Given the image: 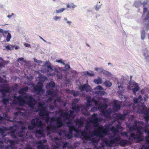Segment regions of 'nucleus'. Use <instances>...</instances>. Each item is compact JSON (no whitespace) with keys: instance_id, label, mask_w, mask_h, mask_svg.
<instances>
[{"instance_id":"obj_56","label":"nucleus","mask_w":149,"mask_h":149,"mask_svg":"<svg viewBox=\"0 0 149 149\" xmlns=\"http://www.w3.org/2000/svg\"><path fill=\"white\" fill-rule=\"evenodd\" d=\"M121 86H118V88H121Z\"/></svg>"},{"instance_id":"obj_28","label":"nucleus","mask_w":149,"mask_h":149,"mask_svg":"<svg viewBox=\"0 0 149 149\" xmlns=\"http://www.w3.org/2000/svg\"><path fill=\"white\" fill-rule=\"evenodd\" d=\"M105 85L107 87H110L112 85V83L109 81H107L104 83Z\"/></svg>"},{"instance_id":"obj_9","label":"nucleus","mask_w":149,"mask_h":149,"mask_svg":"<svg viewBox=\"0 0 149 149\" xmlns=\"http://www.w3.org/2000/svg\"><path fill=\"white\" fill-rule=\"evenodd\" d=\"M129 140L135 143L142 141L145 143L140 149H149V137H129Z\"/></svg>"},{"instance_id":"obj_8","label":"nucleus","mask_w":149,"mask_h":149,"mask_svg":"<svg viewBox=\"0 0 149 149\" xmlns=\"http://www.w3.org/2000/svg\"><path fill=\"white\" fill-rule=\"evenodd\" d=\"M7 130L5 127H0V134L2 137L0 138V148L3 149L6 148V149H15L13 147L14 145V141L5 137L6 136V132Z\"/></svg>"},{"instance_id":"obj_4","label":"nucleus","mask_w":149,"mask_h":149,"mask_svg":"<svg viewBox=\"0 0 149 149\" xmlns=\"http://www.w3.org/2000/svg\"><path fill=\"white\" fill-rule=\"evenodd\" d=\"M79 99H74L72 104V110L70 111L60 109L58 111H56V115H59L58 117H51V124L54 129V130H57L58 127H61L64 123H65L70 126V131L66 137L70 138L71 136V130H74L80 134H81L80 128L82 127L84 123L86 121V119L83 117H81L79 119H77L74 120L73 119L75 117L77 113L79 111H81L83 113V109L85 106L81 105L78 106L76 104L79 101Z\"/></svg>"},{"instance_id":"obj_45","label":"nucleus","mask_w":149,"mask_h":149,"mask_svg":"<svg viewBox=\"0 0 149 149\" xmlns=\"http://www.w3.org/2000/svg\"><path fill=\"white\" fill-rule=\"evenodd\" d=\"M145 57V59L146 61H149V56L148 55L146 56Z\"/></svg>"},{"instance_id":"obj_10","label":"nucleus","mask_w":149,"mask_h":149,"mask_svg":"<svg viewBox=\"0 0 149 149\" xmlns=\"http://www.w3.org/2000/svg\"><path fill=\"white\" fill-rule=\"evenodd\" d=\"M5 80L0 77V91L1 93L2 96L6 98V93H9L10 92V87L5 83Z\"/></svg>"},{"instance_id":"obj_21","label":"nucleus","mask_w":149,"mask_h":149,"mask_svg":"<svg viewBox=\"0 0 149 149\" xmlns=\"http://www.w3.org/2000/svg\"><path fill=\"white\" fill-rule=\"evenodd\" d=\"M148 24H149V23H148L146 24V26ZM146 27L145 30H142L141 33V39L142 40H143L145 38V34L146 32H147L146 30Z\"/></svg>"},{"instance_id":"obj_37","label":"nucleus","mask_w":149,"mask_h":149,"mask_svg":"<svg viewBox=\"0 0 149 149\" xmlns=\"http://www.w3.org/2000/svg\"><path fill=\"white\" fill-rule=\"evenodd\" d=\"M145 19L146 20H148L149 22V11L148 12L146 15V16L145 18Z\"/></svg>"},{"instance_id":"obj_55","label":"nucleus","mask_w":149,"mask_h":149,"mask_svg":"<svg viewBox=\"0 0 149 149\" xmlns=\"http://www.w3.org/2000/svg\"><path fill=\"white\" fill-rule=\"evenodd\" d=\"M88 12H92V11L91 10H88Z\"/></svg>"},{"instance_id":"obj_3","label":"nucleus","mask_w":149,"mask_h":149,"mask_svg":"<svg viewBox=\"0 0 149 149\" xmlns=\"http://www.w3.org/2000/svg\"><path fill=\"white\" fill-rule=\"evenodd\" d=\"M28 89V87H25L18 91L20 94L19 96H17L14 94L12 97L9 96L7 98L3 99L2 101L5 105L10 103L12 107L15 105V104H19L21 107L16 108L18 111L14 113V116L12 120L9 118L8 115L5 113L3 115L4 117L0 116V121L7 118L10 121L16 122L18 121L16 118L19 115L29 118L33 116L34 112H38L39 116L43 118V114L46 113L45 109L43 108L44 102H39L37 103L32 95H27L24 92H27Z\"/></svg>"},{"instance_id":"obj_53","label":"nucleus","mask_w":149,"mask_h":149,"mask_svg":"<svg viewBox=\"0 0 149 149\" xmlns=\"http://www.w3.org/2000/svg\"><path fill=\"white\" fill-rule=\"evenodd\" d=\"M39 61H38V62L37 63H42V62L40 60H39Z\"/></svg>"},{"instance_id":"obj_19","label":"nucleus","mask_w":149,"mask_h":149,"mask_svg":"<svg viewBox=\"0 0 149 149\" xmlns=\"http://www.w3.org/2000/svg\"><path fill=\"white\" fill-rule=\"evenodd\" d=\"M94 92L95 94L100 95H104L106 93L104 91L103 89V90L94 91Z\"/></svg>"},{"instance_id":"obj_58","label":"nucleus","mask_w":149,"mask_h":149,"mask_svg":"<svg viewBox=\"0 0 149 149\" xmlns=\"http://www.w3.org/2000/svg\"><path fill=\"white\" fill-rule=\"evenodd\" d=\"M108 65H111V63H108Z\"/></svg>"},{"instance_id":"obj_24","label":"nucleus","mask_w":149,"mask_h":149,"mask_svg":"<svg viewBox=\"0 0 149 149\" xmlns=\"http://www.w3.org/2000/svg\"><path fill=\"white\" fill-rule=\"evenodd\" d=\"M62 17L61 16H55L53 17V19L55 22H59L60 21Z\"/></svg>"},{"instance_id":"obj_32","label":"nucleus","mask_w":149,"mask_h":149,"mask_svg":"<svg viewBox=\"0 0 149 149\" xmlns=\"http://www.w3.org/2000/svg\"><path fill=\"white\" fill-rule=\"evenodd\" d=\"M95 70L98 72H101L103 71V69L102 68H95Z\"/></svg>"},{"instance_id":"obj_44","label":"nucleus","mask_w":149,"mask_h":149,"mask_svg":"<svg viewBox=\"0 0 149 149\" xmlns=\"http://www.w3.org/2000/svg\"><path fill=\"white\" fill-rule=\"evenodd\" d=\"M13 127V128L14 129H15V128L17 129V130H18L19 129V127L17 125H15V126Z\"/></svg>"},{"instance_id":"obj_50","label":"nucleus","mask_w":149,"mask_h":149,"mask_svg":"<svg viewBox=\"0 0 149 149\" xmlns=\"http://www.w3.org/2000/svg\"><path fill=\"white\" fill-rule=\"evenodd\" d=\"M10 46L13 49V48L15 47V46L14 45H10Z\"/></svg>"},{"instance_id":"obj_40","label":"nucleus","mask_w":149,"mask_h":149,"mask_svg":"<svg viewBox=\"0 0 149 149\" xmlns=\"http://www.w3.org/2000/svg\"><path fill=\"white\" fill-rule=\"evenodd\" d=\"M21 61H23L24 62V58H19L17 59V62H19Z\"/></svg>"},{"instance_id":"obj_54","label":"nucleus","mask_w":149,"mask_h":149,"mask_svg":"<svg viewBox=\"0 0 149 149\" xmlns=\"http://www.w3.org/2000/svg\"><path fill=\"white\" fill-rule=\"evenodd\" d=\"M47 43L49 44H51V43L50 42H46Z\"/></svg>"},{"instance_id":"obj_59","label":"nucleus","mask_w":149,"mask_h":149,"mask_svg":"<svg viewBox=\"0 0 149 149\" xmlns=\"http://www.w3.org/2000/svg\"><path fill=\"white\" fill-rule=\"evenodd\" d=\"M12 15H14V14H13V13H12Z\"/></svg>"},{"instance_id":"obj_27","label":"nucleus","mask_w":149,"mask_h":149,"mask_svg":"<svg viewBox=\"0 0 149 149\" xmlns=\"http://www.w3.org/2000/svg\"><path fill=\"white\" fill-rule=\"evenodd\" d=\"M65 10V8H63L58 10H56V13L59 14L62 13Z\"/></svg>"},{"instance_id":"obj_47","label":"nucleus","mask_w":149,"mask_h":149,"mask_svg":"<svg viewBox=\"0 0 149 149\" xmlns=\"http://www.w3.org/2000/svg\"><path fill=\"white\" fill-rule=\"evenodd\" d=\"M33 59L34 60V61L35 62L38 63V61H39V60H38L36 58H33Z\"/></svg>"},{"instance_id":"obj_42","label":"nucleus","mask_w":149,"mask_h":149,"mask_svg":"<svg viewBox=\"0 0 149 149\" xmlns=\"http://www.w3.org/2000/svg\"><path fill=\"white\" fill-rule=\"evenodd\" d=\"M6 48L7 50V51L10 50H11L10 45H7L6 47Z\"/></svg>"},{"instance_id":"obj_33","label":"nucleus","mask_w":149,"mask_h":149,"mask_svg":"<svg viewBox=\"0 0 149 149\" xmlns=\"http://www.w3.org/2000/svg\"><path fill=\"white\" fill-rule=\"evenodd\" d=\"M56 62L59 63H60L63 65H65V63H64L62 59H61L59 60H56Z\"/></svg>"},{"instance_id":"obj_29","label":"nucleus","mask_w":149,"mask_h":149,"mask_svg":"<svg viewBox=\"0 0 149 149\" xmlns=\"http://www.w3.org/2000/svg\"><path fill=\"white\" fill-rule=\"evenodd\" d=\"M85 75L89 76L90 77H92L94 75V74L93 73H90L88 71L85 72L84 73Z\"/></svg>"},{"instance_id":"obj_5","label":"nucleus","mask_w":149,"mask_h":149,"mask_svg":"<svg viewBox=\"0 0 149 149\" xmlns=\"http://www.w3.org/2000/svg\"><path fill=\"white\" fill-rule=\"evenodd\" d=\"M55 86L54 82L51 81L47 84L46 86L48 88L50 89L46 91V93L47 95L50 96L47 99V103L44 102L43 106V108L45 109L46 113L43 114V118H45V121L47 122H48L49 120V113L48 110H53L56 107V102H58L64 107L66 104V103L62 100L60 97L58 96V93L56 92L50 88H54Z\"/></svg>"},{"instance_id":"obj_6","label":"nucleus","mask_w":149,"mask_h":149,"mask_svg":"<svg viewBox=\"0 0 149 149\" xmlns=\"http://www.w3.org/2000/svg\"><path fill=\"white\" fill-rule=\"evenodd\" d=\"M108 101L107 99L102 97H100L98 101L96 100L94 98L91 99V97H88L87 99V102L86 106L84 107L83 113L85 116H88L90 115V113L88 111V108L91 106L93 104L95 105V107L91 109V111H95L99 109L102 111L103 115L106 118L110 120L111 117V114L112 113L113 110L109 109L104 111L108 107V105L106 104Z\"/></svg>"},{"instance_id":"obj_49","label":"nucleus","mask_w":149,"mask_h":149,"mask_svg":"<svg viewBox=\"0 0 149 149\" xmlns=\"http://www.w3.org/2000/svg\"><path fill=\"white\" fill-rule=\"evenodd\" d=\"M12 15H8L7 16L8 18H10L12 17Z\"/></svg>"},{"instance_id":"obj_26","label":"nucleus","mask_w":149,"mask_h":149,"mask_svg":"<svg viewBox=\"0 0 149 149\" xmlns=\"http://www.w3.org/2000/svg\"><path fill=\"white\" fill-rule=\"evenodd\" d=\"M63 20L65 22L67 23L69 25H70L72 23V21L68 20V18L66 17L64 18Z\"/></svg>"},{"instance_id":"obj_7","label":"nucleus","mask_w":149,"mask_h":149,"mask_svg":"<svg viewBox=\"0 0 149 149\" xmlns=\"http://www.w3.org/2000/svg\"><path fill=\"white\" fill-rule=\"evenodd\" d=\"M148 96L146 95L142 97L139 95L138 98L134 97L133 99L135 104L133 107V109L136 110L139 113H143L145 118L147 120L149 118V108L147 109L145 106L144 102L148 99Z\"/></svg>"},{"instance_id":"obj_34","label":"nucleus","mask_w":149,"mask_h":149,"mask_svg":"<svg viewBox=\"0 0 149 149\" xmlns=\"http://www.w3.org/2000/svg\"><path fill=\"white\" fill-rule=\"evenodd\" d=\"M94 89L95 90H103V87L100 86H98L96 87Z\"/></svg>"},{"instance_id":"obj_22","label":"nucleus","mask_w":149,"mask_h":149,"mask_svg":"<svg viewBox=\"0 0 149 149\" xmlns=\"http://www.w3.org/2000/svg\"><path fill=\"white\" fill-rule=\"evenodd\" d=\"M128 141L126 140H124L120 141L119 142L121 146H124L128 143Z\"/></svg>"},{"instance_id":"obj_15","label":"nucleus","mask_w":149,"mask_h":149,"mask_svg":"<svg viewBox=\"0 0 149 149\" xmlns=\"http://www.w3.org/2000/svg\"><path fill=\"white\" fill-rule=\"evenodd\" d=\"M54 71L55 72H54L52 73H50V75L51 76H54L56 73V76L57 78L59 79H61L63 77V74L62 73L64 72V71H62L61 72H60L58 70L55 69Z\"/></svg>"},{"instance_id":"obj_14","label":"nucleus","mask_w":149,"mask_h":149,"mask_svg":"<svg viewBox=\"0 0 149 149\" xmlns=\"http://www.w3.org/2000/svg\"><path fill=\"white\" fill-rule=\"evenodd\" d=\"M43 66L48 72L50 73L54 71L50 63L47 61L44 63Z\"/></svg>"},{"instance_id":"obj_38","label":"nucleus","mask_w":149,"mask_h":149,"mask_svg":"<svg viewBox=\"0 0 149 149\" xmlns=\"http://www.w3.org/2000/svg\"><path fill=\"white\" fill-rule=\"evenodd\" d=\"M121 135L122 136H125L126 137H127L128 136V134H127V132H121Z\"/></svg>"},{"instance_id":"obj_51","label":"nucleus","mask_w":149,"mask_h":149,"mask_svg":"<svg viewBox=\"0 0 149 149\" xmlns=\"http://www.w3.org/2000/svg\"><path fill=\"white\" fill-rule=\"evenodd\" d=\"M19 47L18 46H16L15 47V49H17L19 48Z\"/></svg>"},{"instance_id":"obj_12","label":"nucleus","mask_w":149,"mask_h":149,"mask_svg":"<svg viewBox=\"0 0 149 149\" xmlns=\"http://www.w3.org/2000/svg\"><path fill=\"white\" fill-rule=\"evenodd\" d=\"M0 33H2L3 37L6 38V41L8 42L10 41L12 36L10 33L8 32V31L3 30V29H0Z\"/></svg>"},{"instance_id":"obj_46","label":"nucleus","mask_w":149,"mask_h":149,"mask_svg":"<svg viewBox=\"0 0 149 149\" xmlns=\"http://www.w3.org/2000/svg\"><path fill=\"white\" fill-rule=\"evenodd\" d=\"M147 11V8H146L144 7L143 10V12L145 13Z\"/></svg>"},{"instance_id":"obj_2","label":"nucleus","mask_w":149,"mask_h":149,"mask_svg":"<svg viewBox=\"0 0 149 149\" xmlns=\"http://www.w3.org/2000/svg\"><path fill=\"white\" fill-rule=\"evenodd\" d=\"M113 121L111 124L105 125L104 127L100 126L99 122L103 121V119L97 117V114H94L91 116L89 121H86V125L84 131H82L80 128L81 134L84 135V142L90 143L94 146V149H109L108 147H111L113 144L120 140V136H116L119 130L123 131V128L120 126V123L118 121V124L116 128L112 127L110 128L116 120H124L125 115L119 113L115 114Z\"/></svg>"},{"instance_id":"obj_16","label":"nucleus","mask_w":149,"mask_h":149,"mask_svg":"<svg viewBox=\"0 0 149 149\" xmlns=\"http://www.w3.org/2000/svg\"><path fill=\"white\" fill-rule=\"evenodd\" d=\"M79 88L81 91H85L87 92H89L91 91L90 86L86 84L80 86Z\"/></svg>"},{"instance_id":"obj_39","label":"nucleus","mask_w":149,"mask_h":149,"mask_svg":"<svg viewBox=\"0 0 149 149\" xmlns=\"http://www.w3.org/2000/svg\"><path fill=\"white\" fill-rule=\"evenodd\" d=\"M146 30L147 31H148L149 30V24H148L146 28ZM148 38L149 40V33L148 34Z\"/></svg>"},{"instance_id":"obj_18","label":"nucleus","mask_w":149,"mask_h":149,"mask_svg":"<svg viewBox=\"0 0 149 149\" xmlns=\"http://www.w3.org/2000/svg\"><path fill=\"white\" fill-rule=\"evenodd\" d=\"M67 93H70L72 94L73 95L74 97L77 96L79 95L78 92L77 91H74V90H70L69 89L66 90Z\"/></svg>"},{"instance_id":"obj_43","label":"nucleus","mask_w":149,"mask_h":149,"mask_svg":"<svg viewBox=\"0 0 149 149\" xmlns=\"http://www.w3.org/2000/svg\"><path fill=\"white\" fill-rule=\"evenodd\" d=\"M24 45L26 47H31V45L29 44H27L26 43H25L24 44Z\"/></svg>"},{"instance_id":"obj_36","label":"nucleus","mask_w":149,"mask_h":149,"mask_svg":"<svg viewBox=\"0 0 149 149\" xmlns=\"http://www.w3.org/2000/svg\"><path fill=\"white\" fill-rule=\"evenodd\" d=\"M64 65L65 66V69H66V70H69L70 69V66L68 64H65V65Z\"/></svg>"},{"instance_id":"obj_41","label":"nucleus","mask_w":149,"mask_h":149,"mask_svg":"<svg viewBox=\"0 0 149 149\" xmlns=\"http://www.w3.org/2000/svg\"><path fill=\"white\" fill-rule=\"evenodd\" d=\"M17 88H18V87L17 85H15V86H14L12 88V89L14 91H15V90H17Z\"/></svg>"},{"instance_id":"obj_48","label":"nucleus","mask_w":149,"mask_h":149,"mask_svg":"<svg viewBox=\"0 0 149 149\" xmlns=\"http://www.w3.org/2000/svg\"><path fill=\"white\" fill-rule=\"evenodd\" d=\"M39 38H40L44 42H47L42 37H41V36H39Z\"/></svg>"},{"instance_id":"obj_35","label":"nucleus","mask_w":149,"mask_h":149,"mask_svg":"<svg viewBox=\"0 0 149 149\" xmlns=\"http://www.w3.org/2000/svg\"><path fill=\"white\" fill-rule=\"evenodd\" d=\"M4 61L3 59L0 58V68L3 65Z\"/></svg>"},{"instance_id":"obj_30","label":"nucleus","mask_w":149,"mask_h":149,"mask_svg":"<svg viewBox=\"0 0 149 149\" xmlns=\"http://www.w3.org/2000/svg\"><path fill=\"white\" fill-rule=\"evenodd\" d=\"M142 4L140 1H136L134 3V5L136 8L139 7Z\"/></svg>"},{"instance_id":"obj_23","label":"nucleus","mask_w":149,"mask_h":149,"mask_svg":"<svg viewBox=\"0 0 149 149\" xmlns=\"http://www.w3.org/2000/svg\"><path fill=\"white\" fill-rule=\"evenodd\" d=\"M76 7V5L72 3H71L70 4L68 3L67 5V7L68 8H70L71 9H74Z\"/></svg>"},{"instance_id":"obj_60","label":"nucleus","mask_w":149,"mask_h":149,"mask_svg":"<svg viewBox=\"0 0 149 149\" xmlns=\"http://www.w3.org/2000/svg\"><path fill=\"white\" fill-rule=\"evenodd\" d=\"M54 1H55V0H52Z\"/></svg>"},{"instance_id":"obj_13","label":"nucleus","mask_w":149,"mask_h":149,"mask_svg":"<svg viewBox=\"0 0 149 149\" xmlns=\"http://www.w3.org/2000/svg\"><path fill=\"white\" fill-rule=\"evenodd\" d=\"M42 88V85H36L33 87L32 91L33 92L36 93L37 94L40 95L44 93Z\"/></svg>"},{"instance_id":"obj_17","label":"nucleus","mask_w":149,"mask_h":149,"mask_svg":"<svg viewBox=\"0 0 149 149\" xmlns=\"http://www.w3.org/2000/svg\"><path fill=\"white\" fill-rule=\"evenodd\" d=\"M121 107L119 103L115 102L113 105V111H117L120 109Z\"/></svg>"},{"instance_id":"obj_31","label":"nucleus","mask_w":149,"mask_h":149,"mask_svg":"<svg viewBox=\"0 0 149 149\" xmlns=\"http://www.w3.org/2000/svg\"><path fill=\"white\" fill-rule=\"evenodd\" d=\"M143 54L144 56H146V55L148 54L149 53V49L147 48H145L143 50Z\"/></svg>"},{"instance_id":"obj_11","label":"nucleus","mask_w":149,"mask_h":149,"mask_svg":"<svg viewBox=\"0 0 149 149\" xmlns=\"http://www.w3.org/2000/svg\"><path fill=\"white\" fill-rule=\"evenodd\" d=\"M128 88L130 89H132L134 93H135L139 89V87L137 84L134 81L131 80L129 82V85L128 86Z\"/></svg>"},{"instance_id":"obj_57","label":"nucleus","mask_w":149,"mask_h":149,"mask_svg":"<svg viewBox=\"0 0 149 149\" xmlns=\"http://www.w3.org/2000/svg\"><path fill=\"white\" fill-rule=\"evenodd\" d=\"M130 79H132V76H130Z\"/></svg>"},{"instance_id":"obj_25","label":"nucleus","mask_w":149,"mask_h":149,"mask_svg":"<svg viewBox=\"0 0 149 149\" xmlns=\"http://www.w3.org/2000/svg\"><path fill=\"white\" fill-rule=\"evenodd\" d=\"M102 6V4L100 2L98 3L95 6V10H96V11H98L99 9H100L101 8Z\"/></svg>"},{"instance_id":"obj_20","label":"nucleus","mask_w":149,"mask_h":149,"mask_svg":"<svg viewBox=\"0 0 149 149\" xmlns=\"http://www.w3.org/2000/svg\"><path fill=\"white\" fill-rule=\"evenodd\" d=\"M93 82L96 84H101L103 82L102 79L100 77L95 79L93 81Z\"/></svg>"},{"instance_id":"obj_52","label":"nucleus","mask_w":149,"mask_h":149,"mask_svg":"<svg viewBox=\"0 0 149 149\" xmlns=\"http://www.w3.org/2000/svg\"><path fill=\"white\" fill-rule=\"evenodd\" d=\"M145 119L146 120V123H148V121L149 120V118L147 120H146L145 118Z\"/></svg>"},{"instance_id":"obj_1","label":"nucleus","mask_w":149,"mask_h":149,"mask_svg":"<svg viewBox=\"0 0 149 149\" xmlns=\"http://www.w3.org/2000/svg\"><path fill=\"white\" fill-rule=\"evenodd\" d=\"M44 118L45 123H43L38 116L32 119L31 124L29 125L28 128L29 130H31L37 127V129L34 132L36 136L38 137L45 136L44 133L45 130L47 133V136L49 135L51 132L57 133L61 138L59 139L57 137H51L53 144L51 148L47 145L43 144L47 141L46 139H44L40 141L35 140L32 136L33 133L27 131V127L22 124V122H21L20 123V130L18 131L15 129V131H13L12 135L13 138L17 139L18 141H21L23 143H24L26 144V146L24 149H32L30 146V144L28 142L30 143H32L33 145H37V147L38 149H59V148L61 146L63 148H65L68 147L69 144L68 142L64 141L62 138L67 139H71L73 136V132L76 133V134H75L76 136H82L84 143H88L84 142V135H79L77 132L73 130H71V136L70 138L66 137L70 131L69 128L70 126L69 125L64 123L61 127H58L56 129L57 130L55 131L51 124L52 122L51 118L49 117V120L48 122H47L45 121V118Z\"/></svg>"}]
</instances>
